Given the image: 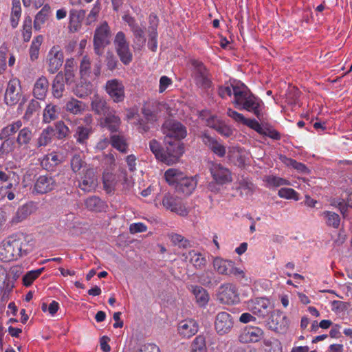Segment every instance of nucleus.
<instances>
[{
	"instance_id": "c756f323",
	"label": "nucleus",
	"mask_w": 352,
	"mask_h": 352,
	"mask_svg": "<svg viewBox=\"0 0 352 352\" xmlns=\"http://www.w3.org/2000/svg\"><path fill=\"white\" fill-rule=\"evenodd\" d=\"M36 209V204L34 202L27 203L18 208L14 220L17 222L21 221L34 212Z\"/></svg>"
},
{
	"instance_id": "6e6552de",
	"label": "nucleus",
	"mask_w": 352,
	"mask_h": 352,
	"mask_svg": "<svg viewBox=\"0 0 352 352\" xmlns=\"http://www.w3.org/2000/svg\"><path fill=\"white\" fill-rule=\"evenodd\" d=\"M267 326L276 332L285 333L289 327V319L283 311L275 309L271 312Z\"/></svg>"
},
{
	"instance_id": "1a4fd4ad",
	"label": "nucleus",
	"mask_w": 352,
	"mask_h": 352,
	"mask_svg": "<svg viewBox=\"0 0 352 352\" xmlns=\"http://www.w3.org/2000/svg\"><path fill=\"white\" fill-rule=\"evenodd\" d=\"M194 67L193 76L196 84L206 89L210 87L211 80L209 78V73L204 63L198 60L192 59L190 61Z\"/></svg>"
},
{
	"instance_id": "412c9836",
	"label": "nucleus",
	"mask_w": 352,
	"mask_h": 352,
	"mask_svg": "<svg viewBox=\"0 0 352 352\" xmlns=\"http://www.w3.org/2000/svg\"><path fill=\"white\" fill-rule=\"evenodd\" d=\"M202 142L209 149L219 157L225 156L226 153V146L220 143L216 138L210 136L207 132H204L200 135Z\"/></svg>"
},
{
	"instance_id": "0e129e2a",
	"label": "nucleus",
	"mask_w": 352,
	"mask_h": 352,
	"mask_svg": "<svg viewBox=\"0 0 352 352\" xmlns=\"http://www.w3.org/2000/svg\"><path fill=\"white\" fill-rule=\"evenodd\" d=\"M264 344L267 347L265 349L266 352H282L281 344L278 340H265Z\"/></svg>"
},
{
	"instance_id": "13d9d810",
	"label": "nucleus",
	"mask_w": 352,
	"mask_h": 352,
	"mask_svg": "<svg viewBox=\"0 0 352 352\" xmlns=\"http://www.w3.org/2000/svg\"><path fill=\"white\" fill-rule=\"evenodd\" d=\"M278 195L280 197L287 199H292L296 201L299 199L298 193L293 188H282L278 190Z\"/></svg>"
},
{
	"instance_id": "603ef678",
	"label": "nucleus",
	"mask_w": 352,
	"mask_h": 352,
	"mask_svg": "<svg viewBox=\"0 0 352 352\" xmlns=\"http://www.w3.org/2000/svg\"><path fill=\"white\" fill-rule=\"evenodd\" d=\"M32 21L30 16H25L23 24V38L24 42H28L32 36Z\"/></svg>"
},
{
	"instance_id": "a18cd8bd",
	"label": "nucleus",
	"mask_w": 352,
	"mask_h": 352,
	"mask_svg": "<svg viewBox=\"0 0 352 352\" xmlns=\"http://www.w3.org/2000/svg\"><path fill=\"white\" fill-rule=\"evenodd\" d=\"M280 160L287 166H292L298 171L305 173L309 171L307 167L302 163L298 162L295 160L287 157L286 156H280Z\"/></svg>"
},
{
	"instance_id": "bb28decb",
	"label": "nucleus",
	"mask_w": 352,
	"mask_h": 352,
	"mask_svg": "<svg viewBox=\"0 0 352 352\" xmlns=\"http://www.w3.org/2000/svg\"><path fill=\"white\" fill-rule=\"evenodd\" d=\"M189 289L195 296L196 302L199 307H204L207 305L210 296L204 288L198 285H190Z\"/></svg>"
},
{
	"instance_id": "f257e3e1",
	"label": "nucleus",
	"mask_w": 352,
	"mask_h": 352,
	"mask_svg": "<svg viewBox=\"0 0 352 352\" xmlns=\"http://www.w3.org/2000/svg\"><path fill=\"white\" fill-rule=\"evenodd\" d=\"M34 243L23 234H12L0 243V260L9 262L26 256L33 249Z\"/></svg>"
},
{
	"instance_id": "473e14b6",
	"label": "nucleus",
	"mask_w": 352,
	"mask_h": 352,
	"mask_svg": "<svg viewBox=\"0 0 352 352\" xmlns=\"http://www.w3.org/2000/svg\"><path fill=\"white\" fill-rule=\"evenodd\" d=\"M185 259H188L189 261L197 269H202L206 264V259L199 252L195 250H191L187 254H183Z\"/></svg>"
},
{
	"instance_id": "2eb2a0df",
	"label": "nucleus",
	"mask_w": 352,
	"mask_h": 352,
	"mask_svg": "<svg viewBox=\"0 0 352 352\" xmlns=\"http://www.w3.org/2000/svg\"><path fill=\"white\" fill-rule=\"evenodd\" d=\"M57 186L54 176L46 174L40 175L36 180L34 186V191L38 194H45L54 190Z\"/></svg>"
},
{
	"instance_id": "72a5a7b5",
	"label": "nucleus",
	"mask_w": 352,
	"mask_h": 352,
	"mask_svg": "<svg viewBox=\"0 0 352 352\" xmlns=\"http://www.w3.org/2000/svg\"><path fill=\"white\" fill-rule=\"evenodd\" d=\"M50 13V7L45 4L42 9L36 14L34 21V28L35 30H40L42 25L47 21Z\"/></svg>"
},
{
	"instance_id": "6ab92c4d",
	"label": "nucleus",
	"mask_w": 352,
	"mask_h": 352,
	"mask_svg": "<svg viewBox=\"0 0 352 352\" xmlns=\"http://www.w3.org/2000/svg\"><path fill=\"white\" fill-rule=\"evenodd\" d=\"M264 337L263 330L255 326L245 327L239 335V341L242 343L257 342Z\"/></svg>"
},
{
	"instance_id": "c03bdc74",
	"label": "nucleus",
	"mask_w": 352,
	"mask_h": 352,
	"mask_svg": "<svg viewBox=\"0 0 352 352\" xmlns=\"http://www.w3.org/2000/svg\"><path fill=\"white\" fill-rule=\"evenodd\" d=\"M111 144L113 148H116L121 153H126L127 152L128 145L123 136L120 135H111Z\"/></svg>"
},
{
	"instance_id": "6e6d98bb",
	"label": "nucleus",
	"mask_w": 352,
	"mask_h": 352,
	"mask_svg": "<svg viewBox=\"0 0 352 352\" xmlns=\"http://www.w3.org/2000/svg\"><path fill=\"white\" fill-rule=\"evenodd\" d=\"M168 237L175 245L179 248H186L189 245V241L181 234L172 232L168 234Z\"/></svg>"
},
{
	"instance_id": "774afa93",
	"label": "nucleus",
	"mask_w": 352,
	"mask_h": 352,
	"mask_svg": "<svg viewBox=\"0 0 352 352\" xmlns=\"http://www.w3.org/2000/svg\"><path fill=\"white\" fill-rule=\"evenodd\" d=\"M105 62L107 69L110 71L114 70L117 67L118 63L116 57L110 52L107 53Z\"/></svg>"
},
{
	"instance_id": "393cba45",
	"label": "nucleus",
	"mask_w": 352,
	"mask_h": 352,
	"mask_svg": "<svg viewBox=\"0 0 352 352\" xmlns=\"http://www.w3.org/2000/svg\"><path fill=\"white\" fill-rule=\"evenodd\" d=\"M49 89V81L45 76L39 77L35 82L33 95L38 100H44Z\"/></svg>"
},
{
	"instance_id": "aec40b11",
	"label": "nucleus",
	"mask_w": 352,
	"mask_h": 352,
	"mask_svg": "<svg viewBox=\"0 0 352 352\" xmlns=\"http://www.w3.org/2000/svg\"><path fill=\"white\" fill-rule=\"evenodd\" d=\"M19 85V80L16 78L11 79L8 82L5 93V102L8 105L13 106L19 102L21 98V89L17 88Z\"/></svg>"
},
{
	"instance_id": "2f4dec72",
	"label": "nucleus",
	"mask_w": 352,
	"mask_h": 352,
	"mask_svg": "<svg viewBox=\"0 0 352 352\" xmlns=\"http://www.w3.org/2000/svg\"><path fill=\"white\" fill-rule=\"evenodd\" d=\"M93 133L91 126H78L74 135L77 143L81 145H86L87 140Z\"/></svg>"
},
{
	"instance_id": "dca6fc26",
	"label": "nucleus",
	"mask_w": 352,
	"mask_h": 352,
	"mask_svg": "<svg viewBox=\"0 0 352 352\" xmlns=\"http://www.w3.org/2000/svg\"><path fill=\"white\" fill-rule=\"evenodd\" d=\"M219 299L221 302L228 305L238 302L239 298L236 286L230 283L222 285L219 290Z\"/></svg>"
},
{
	"instance_id": "f704fd0d",
	"label": "nucleus",
	"mask_w": 352,
	"mask_h": 352,
	"mask_svg": "<svg viewBox=\"0 0 352 352\" xmlns=\"http://www.w3.org/2000/svg\"><path fill=\"white\" fill-rule=\"evenodd\" d=\"M60 108L52 103L46 105L43 113V122L50 123L58 118Z\"/></svg>"
},
{
	"instance_id": "20e7f679",
	"label": "nucleus",
	"mask_w": 352,
	"mask_h": 352,
	"mask_svg": "<svg viewBox=\"0 0 352 352\" xmlns=\"http://www.w3.org/2000/svg\"><path fill=\"white\" fill-rule=\"evenodd\" d=\"M119 181H122L124 188L131 186L127 173L124 170H120L118 174L110 172H104L102 175L103 188L107 194L113 193Z\"/></svg>"
},
{
	"instance_id": "ddd939ff",
	"label": "nucleus",
	"mask_w": 352,
	"mask_h": 352,
	"mask_svg": "<svg viewBox=\"0 0 352 352\" xmlns=\"http://www.w3.org/2000/svg\"><path fill=\"white\" fill-rule=\"evenodd\" d=\"M233 325V318L228 312H219L216 316L214 328L219 335L222 336L228 333L232 329Z\"/></svg>"
},
{
	"instance_id": "680f3d73",
	"label": "nucleus",
	"mask_w": 352,
	"mask_h": 352,
	"mask_svg": "<svg viewBox=\"0 0 352 352\" xmlns=\"http://www.w3.org/2000/svg\"><path fill=\"white\" fill-rule=\"evenodd\" d=\"M8 52V45L3 43L0 47V74L3 73L6 69V54Z\"/></svg>"
},
{
	"instance_id": "864d4df0",
	"label": "nucleus",
	"mask_w": 352,
	"mask_h": 352,
	"mask_svg": "<svg viewBox=\"0 0 352 352\" xmlns=\"http://www.w3.org/2000/svg\"><path fill=\"white\" fill-rule=\"evenodd\" d=\"M265 182L269 186L273 187L290 185V183L288 180L274 175L267 176L265 179Z\"/></svg>"
},
{
	"instance_id": "4c0bfd02",
	"label": "nucleus",
	"mask_w": 352,
	"mask_h": 352,
	"mask_svg": "<svg viewBox=\"0 0 352 352\" xmlns=\"http://www.w3.org/2000/svg\"><path fill=\"white\" fill-rule=\"evenodd\" d=\"M54 133V129L52 126H47L44 129L37 139L36 147L40 148L45 146L52 141V138Z\"/></svg>"
},
{
	"instance_id": "cd10ccee",
	"label": "nucleus",
	"mask_w": 352,
	"mask_h": 352,
	"mask_svg": "<svg viewBox=\"0 0 352 352\" xmlns=\"http://www.w3.org/2000/svg\"><path fill=\"white\" fill-rule=\"evenodd\" d=\"M213 267L219 274L228 276L232 269L234 262L231 260L223 259L221 257H216L213 260Z\"/></svg>"
},
{
	"instance_id": "49530a36",
	"label": "nucleus",
	"mask_w": 352,
	"mask_h": 352,
	"mask_svg": "<svg viewBox=\"0 0 352 352\" xmlns=\"http://www.w3.org/2000/svg\"><path fill=\"white\" fill-rule=\"evenodd\" d=\"M41 104L36 100L32 99L30 101L23 118L27 121L30 120L35 113L39 111Z\"/></svg>"
},
{
	"instance_id": "e2e57ef3",
	"label": "nucleus",
	"mask_w": 352,
	"mask_h": 352,
	"mask_svg": "<svg viewBox=\"0 0 352 352\" xmlns=\"http://www.w3.org/2000/svg\"><path fill=\"white\" fill-rule=\"evenodd\" d=\"M228 276H234L239 281L248 280L245 272L242 269L235 267L234 263L232 265V269L230 270Z\"/></svg>"
},
{
	"instance_id": "052dcab7",
	"label": "nucleus",
	"mask_w": 352,
	"mask_h": 352,
	"mask_svg": "<svg viewBox=\"0 0 352 352\" xmlns=\"http://www.w3.org/2000/svg\"><path fill=\"white\" fill-rule=\"evenodd\" d=\"M70 164L72 170L77 173L82 168L85 162L80 154H75L72 156Z\"/></svg>"
},
{
	"instance_id": "de8ad7c7",
	"label": "nucleus",
	"mask_w": 352,
	"mask_h": 352,
	"mask_svg": "<svg viewBox=\"0 0 352 352\" xmlns=\"http://www.w3.org/2000/svg\"><path fill=\"white\" fill-rule=\"evenodd\" d=\"M74 66V60L67 59L65 62L64 67L63 76L64 78L66 79L67 85H70L74 81V73L72 69Z\"/></svg>"
},
{
	"instance_id": "4be33fe9",
	"label": "nucleus",
	"mask_w": 352,
	"mask_h": 352,
	"mask_svg": "<svg viewBox=\"0 0 352 352\" xmlns=\"http://www.w3.org/2000/svg\"><path fill=\"white\" fill-rule=\"evenodd\" d=\"M178 334L183 338H190L198 331V324L195 320H182L177 326Z\"/></svg>"
},
{
	"instance_id": "5fc2aeb1",
	"label": "nucleus",
	"mask_w": 352,
	"mask_h": 352,
	"mask_svg": "<svg viewBox=\"0 0 352 352\" xmlns=\"http://www.w3.org/2000/svg\"><path fill=\"white\" fill-rule=\"evenodd\" d=\"M80 74L82 78L90 76L91 74V60L90 58L85 56L82 57L80 65Z\"/></svg>"
},
{
	"instance_id": "9d476101",
	"label": "nucleus",
	"mask_w": 352,
	"mask_h": 352,
	"mask_svg": "<svg viewBox=\"0 0 352 352\" xmlns=\"http://www.w3.org/2000/svg\"><path fill=\"white\" fill-rule=\"evenodd\" d=\"M64 60L63 52L59 46H53L47 56V71L55 74L62 66Z\"/></svg>"
},
{
	"instance_id": "c85d7f7f",
	"label": "nucleus",
	"mask_w": 352,
	"mask_h": 352,
	"mask_svg": "<svg viewBox=\"0 0 352 352\" xmlns=\"http://www.w3.org/2000/svg\"><path fill=\"white\" fill-rule=\"evenodd\" d=\"M91 109L98 115L104 116L111 109L110 107L107 104V101L102 97L94 96L91 101Z\"/></svg>"
},
{
	"instance_id": "69168bd1",
	"label": "nucleus",
	"mask_w": 352,
	"mask_h": 352,
	"mask_svg": "<svg viewBox=\"0 0 352 352\" xmlns=\"http://www.w3.org/2000/svg\"><path fill=\"white\" fill-rule=\"evenodd\" d=\"M216 131L221 135L228 138L233 133L232 129L221 121L219 126H216Z\"/></svg>"
},
{
	"instance_id": "ea45409f",
	"label": "nucleus",
	"mask_w": 352,
	"mask_h": 352,
	"mask_svg": "<svg viewBox=\"0 0 352 352\" xmlns=\"http://www.w3.org/2000/svg\"><path fill=\"white\" fill-rule=\"evenodd\" d=\"M85 204L89 210L100 212L104 208V203L97 196L88 197Z\"/></svg>"
},
{
	"instance_id": "0eeeda50",
	"label": "nucleus",
	"mask_w": 352,
	"mask_h": 352,
	"mask_svg": "<svg viewBox=\"0 0 352 352\" xmlns=\"http://www.w3.org/2000/svg\"><path fill=\"white\" fill-rule=\"evenodd\" d=\"M162 131L166 135V140L174 138L176 140L184 139L187 135L186 128L175 120H167L162 125Z\"/></svg>"
},
{
	"instance_id": "a211bd4d",
	"label": "nucleus",
	"mask_w": 352,
	"mask_h": 352,
	"mask_svg": "<svg viewBox=\"0 0 352 352\" xmlns=\"http://www.w3.org/2000/svg\"><path fill=\"white\" fill-rule=\"evenodd\" d=\"M270 302L265 298H256L248 302L249 310L258 318H264L270 313Z\"/></svg>"
},
{
	"instance_id": "f3484780",
	"label": "nucleus",
	"mask_w": 352,
	"mask_h": 352,
	"mask_svg": "<svg viewBox=\"0 0 352 352\" xmlns=\"http://www.w3.org/2000/svg\"><path fill=\"white\" fill-rule=\"evenodd\" d=\"M210 171L213 179L218 184L223 185L232 182V174L230 170L221 164L212 163Z\"/></svg>"
},
{
	"instance_id": "39448f33",
	"label": "nucleus",
	"mask_w": 352,
	"mask_h": 352,
	"mask_svg": "<svg viewBox=\"0 0 352 352\" xmlns=\"http://www.w3.org/2000/svg\"><path fill=\"white\" fill-rule=\"evenodd\" d=\"M110 28L106 21L97 27L94 35V48L96 54L100 56L103 53L104 48L110 43Z\"/></svg>"
},
{
	"instance_id": "e433bc0d",
	"label": "nucleus",
	"mask_w": 352,
	"mask_h": 352,
	"mask_svg": "<svg viewBox=\"0 0 352 352\" xmlns=\"http://www.w3.org/2000/svg\"><path fill=\"white\" fill-rule=\"evenodd\" d=\"M85 108L86 105L83 102L74 98L67 102L65 104L66 111L74 115L82 113Z\"/></svg>"
},
{
	"instance_id": "bf43d9fd",
	"label": "nucleus",
	"mask_w": 352,
	"mask_h": 352,
	"mask_svg": "<svg viewBox=\"0 0 352 352\" xmlns=\"http://www.w3.org/2000/svg\"><path fill=\"white\" fill-rule=\"evenodd\" d=\"M57 138L58 139H63L66 138L69 133V128L65 124L64 122L58 121L55 124Z\"/></svg>"
},
{
	"instance_id": "58836bf2",
	"label": "nucleus",
	"mask_w": 352,
	"mask_h": 352,
	"mask_svg": "<svg viewBox=\"0 0 352 352\" xmlns=\"http://www.w3.org/2000/svg\"><path fill=\"white\" fill-rule=\"evenodd\" d=\"M134 36V49L140 50L146 43V37L144 34V28L141 26L131 31Z\"/></svg>"
},
{
	"instance_id": "37998d69",
	"label": "nucleus",
	"mask_w": 352,
	"mask_h": 352,
	"mask_svg": "<svg viewBox=\"0 0 352 352\" xmlns=\"http://www.w3.org/2000/svg\"><path fill=\"white\" fill-rule=\"evenodd\" d=\"M21 121L18 120L4 127L0 132V139H8V138L15 133L21 127Z\"/></svg>"
},
{
	"instance_id": "4d7b16f0",
	"label": "nucleus",
	"mask_w": 352,
	"mask_h": 352,
	"mask_svg": "<svg viewBox=\"0 0 352 352\" xmlns=\"http://www.w3.org/2000/svg\"><path fill=\"white\" fill-rule=\"evenodd\" d=\"M149 147L155 157L163 162L164 151L162 148L160 144L156 140L153 139L150 141Z\"/></svg>"
},
{
	"instance_id": "a878e982",
	"label": "nucleus",
	"mask_w": 352,
	"mask_h": 352,
	"mask_svg": "<svg viewBox=\"0 0 352 352\" xmlns=\"http://www.w3.org/2000/svg\"><path fill=\"white\" fill-rule=\"evenodd\" d=\"M66 79L64 78L63 72H58L54 77L52 84V95L56 98H60L63 96L65 91Z\"/></svg>"
},
{
	"instance_id": "8fccbe9b",
	"label": "nucleus",
	"mask_w": 352,
	"mask_h": 352,
	"mask_svg": "<svg viewBox=\"0 0 352 352\" xmlns=\"http://www.w3.org/2000/svg\"><path fill=\"white\" fill-rule=\"evenodd\" d=\"M14 284L9 278H6L3 285L0 286V298L2 302L8 300L10 292L12 291Z\"/></svg>"
},
{
	"instance_id": "7c9ffc66",
	"label": "nucleus",
	"mask_w": 352,
	"mask_h": 352,
	"mask_svg": "<svg viewBox=\"0 0 352 352\" xmlns=\"http://www.w3.org/2000/svg\"><path fill=\"white\" fill-rule=\"evenodd\" d=\"M104 125L111 132H116L118 130L121 121L120 118L116 116V111L111 109L107 114L104 116Z\"/></svg>"
},
{
	"instance_id": "338daca9",
	"label": "nucleus",
	"mask_w": 352,
	"mask_h": 352,
	"mask_svg": "<svg viewBox=\"0 0 352 352\" xmlns=\"http://www.w3.org/2000/svg\"><path fill=\"white\" fill-rule=\"evenodd\" d=\"M234 85H236V82L230 85L226 84L223 86H221L218 91L219 96L222 98H224L226 96H231L233 94L232 89Z\"/></svg>"
},
{
	"instance_id": "4468645a",
	"label": "nucleus",
	"mask_w": 352,
	"mask_h": 352,
	"mask_svg": "<svg viewBox=\"0 0 352 352\" xmlns=\"http://www.w3.org/2000/svg\"><path fill=\"white\" fill-rule=\"evenodd\" d=\"M166 144V151H164L163 162L168 164L176 162L178 159L184 153V148L180 145L179 142L174 141L170 142L165 140Z\"/></svg>"
},
{
	"instance_id": "f8f14e48",
	"label": "nucleus",
	"mask_w": 352,
	"mask_h": 352,
	"mask_svg": "<svg viewBox=\"0 0 352 352\" xmlns=\"http://www.w3.org/2000/svg\"><path fill=\"white\" fill-rule=\"evenodd\" d=\"M105 90L114 102L118 103L124 100V87L119 80H109L106 82Z\"/></svg>"
},
{
	"instance_id": "423d86ee",
	"label": "nucleus",
	"mask_w": 352,
	"mask_h": 352,
	"mask_svg": "<svg viewBox=\"0 0 352 352\" xmlns=\"http://www.w3.org/2000/svg\"><path fill=\"white\" fill-rule=\"evenodd\" d=\"M114 45L120 61L125 65H129L133 60V54L130 50L129 42L126 41L123 32L120 31L116 34Z\"/></svg>"
},
{
	"instance_id": "79ce46f5",
	"label": "nucleus",
	"mask_w": 352,
	"mask_h": 352,
	"mask_svg": "<svg viewBox=\"0 0 352 352\" xmlns=\"http://www.w3.org/2000/svg\"><path fill=\"white\" fill-rule=\"evenodd\" d=\"M43 38L41 35H38L33 39L29 50L31 60L34 61L38 58L40 46L43 42Z\"/></svg>"
},
{
	"instance_id": "a19ab883",
	"label": "nucleus",
	"mask_w": 352,
	"mask_h": 352,
	"mask_svg": "<svg viewBox=\"0 0 352 352\" xmlns=\"http://www.w3.org/2000/svg\"><path fill=\"white\" fill-rule=\"evenodd\" d=\"M33 138V133L28 127H24L19 132L16 142L19 146H28Z\"/></svg>"
},
{
	"instance_id": "c9c22d12",
	"label": "nucleus",
	"mask_w": 352,
	"mask_h": 352,
	"mask_svg": "<svg viewBox=\"0 0 352 352\" xmlns=\"http://www.w3.org/2000/svg\"><path fill=\"white\" fill-rule=\"evenodd\" d=\"M320 216L323 218L324 223L327 226L333 228H338L340 224V216L332 211L325 210L320 214Z\"/></svg>"
},
{
	"instance_id": "3c124183",
	"label": "nucleus",
	"mask_w": 352,
	"mask_h": 352,
	"mask_svg": "<svg viewBox=\"0 0 352 352\" xmlns=\"http://www.w3.org/2000/svg\"><path fill=\"white\" fill-rule=\"evenodd\" d=\"M191 352H207L204 336L199 335L195 338L191 345Z\"/></svg>"
},
{
	"instance_id": "5701e85b",
	"label": "nucleus",
	"mask_w": 352,
	"mask_h": 352,
	"mask_svg": "<svg viewBox=\"0 0 352 352\" xmlns=\"http://www.w3.org/2000/svg\"><path fill=\"white\" fill-rule=\"evenodd\" d=\"M98 179L94 170L88 169L79 182V188L85 192H90L96 188Z\"/></svg>"
},
{
	"instance_id": "09e8293b",
	"label": "nucleus",
	"mask_w": 352,
	"mask_h": 352,
	"mask_svg": "<svg viewBox=\"0 0 352 352\" xmlns=\"http://www.w3.org/2000/svg\"><path fill=\"white\" fill-rule=\"evenodd\" d=\"M44 270V267H41L36 270H32L27 272L23 277V285L26 287L30 286L34 280L42 274Z\"/></svg>"
},
{
	"instance_id": "9b49d317",
	"label": "nucleus",
	"mask_w": 352,
	"mask_h": 352,
	"mask_svg": "<svg viewBox=\"0 0 352 352\" xmlns=\"http://www.w3.org/2000/svg\"><path fill=\"white\" fill-rule=\"evenodd\" d=\"M162 204L164 208L171 212H175L180 216L188 214V210L184 205L181 198L177 196L166 194L162 199Z\"/></svg>"
},
{
	"instance_id": "b1692460",
	"label": "nucleus",
	"mask_w": 352,
	"mask_h": 352,
	"mask_svg": "<svg viewBox=\"0 0 352 352\" xmlns=\"http://www.w3.org/2000/svg\"><path fill=\"white\" fill-rule=\"evenodd\" d=\"M85 14L86 11L85 10H72L70 12L68 28L71 32H76L80 30Z\"/></svg>"
},
{
	"instance_id": "f03ea898",
	"label": "nucleus",
	"mask_w": 352,
	"mask_h": 352,
	"mask_svg": "<svg viewBox=\"0 0 352 352\" xmlns=\"http://www.w3.org/2000/svg\"><path fill=\"white\" fill-rule=\"evenodd\" d=\"M232 89L234 96L232 103L234 107L239 110H246L253 113L258 120H261L263 118V101L252 94L243 83L236 82Z\"/></svg>"
},
{
	"instance_id": "7ed1b4c3",
	"label": "nucleus",
	"mask_w": 352,
	"mask_h": 352,
	"mask_svg": "<svg viewBox=\"0 0 352 352\" xmlns=\"http://www.w3.org/2000/svg\"><path fill=\"white\" fill-rule=\"evenodd\" d=\"M166 181L170 185H175L177 192L190 195L197 185L196 176L187 177L182 171L175 168H169L164 173Z\"/></svg>"
}]
</instances>
